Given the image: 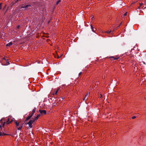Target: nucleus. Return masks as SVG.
I'll use <instances>...</instances> for the list:
<instances>
[{
    "label": "nucleus",
    "mask_w": 146,
    "mask_h": 146,
    "mask_svg": "<svg viewBox=\"0 0 146 146\" xmlns=\"http://www.w3.org/2000/svg\"><path fill=\"white\" fill-rule=\"evenodd\" d=\"M16 127L19 130H21L23 127V125L21 121L15 120L14 121Z\"/></svg>",
    "instance_id": "1"
},
{
    "label": "nucleus",
    "mask_w": 146,
    "mask_h": 146,
    "mask_svg": "<svg viewBox=\"0 0 146 146\" xmlns=\"http://www.w3.org/2000/svg\"><path fill=\"white\" fill-rule=\"evenodd\" d=\"M5 123L2 124V125H0V136H3L4 135H7L6 134L4 133V126Z\"/></svg>",
    "instance_id": "2"
},
{
    "label": "nucleus",
    "mask_w": 146,
    "mask_h": 146,
    "mask_svg": "<svg viewBox=\"0 0 146 146\" xmlns=\"http://www.w3.org/2000/svg\"><path fill=\"white\" fill-rule=\"evenodd\" d=\"M35 121L33 119L30 120L28 123H25V124L27 125L28 124L29 125V128H31L32 127V124Z\"/></svg>",
    "instance_id": "3"
},
{
    "label": "nucleus",
    "mask_w": 146,
    "mask_h": 146,
    "mask_svg": "<svg viewBox=\"0 0 146 146\" xmlns=\"http://www.w3.org/2000/svg\"><path fill=\"white\" fill-rule=\"evenodd\" d=\"M39 111L40 112L41 114H45L46 113V111L45 110H39Z\"/></svg>",
    "instance_id": "4"
},
{
    "label": "nucleus",
    "mask_w": 146,
    "mask_h": 146,
    "mask_svg": "<svg viewBox=\"0 0 146 146\" xmlns=\"http://www.w3.org/2000/svg\"><path fill=\"white\" fill-rule=\"evenodd\" d=\"M31 7V5H25V6L22 5L21 7V8H22L26 9V8H27L28 7Z\"/></svg>",
    "instance_id": "5"
},
{
    "label": "nucleus",
    "mask_w": 146,
    "mask_h": 146,
    "mask_svg": "<svg viewBox=\"0 0 146 146\" xmlns=\"http://www.w3.org/2000/svg\"><path fill=\"white\" fill-rule=\"evenodd\" d=\"M33 115V114H29V116L25 120V121L30 119L31 118V117H32Z\"/></svg>",
    "instance_id": "6"
},
{
    "label": "nucleus",
    "mask_w": 146,
    "mask_h": 146,
    "mask_svg": "<svg viewBox=\"0 0 146 146\" xmlns=\"http://www.w3.org/2000/svg\"><path fill=\"white\" fill-rule=\"evenodd\" d=\"M88 93L86 94L85 96V97L83 99V100L84 101H86L87 99V98H86V97L88 96V97L89 96V95H88Z\"/></svg>",
    "instance_id": "7"
},
{
    "label": "nucleus",
    "mask_w": 146,
    "mask_h": 146,
    "mask_svg": "<svg viewBox=\"0 0 146 146\" xmlns=\"http://www.w3.org/2000/svg\"><path fill=\"white\" fill-rule=\"evenodd\" d=\"M40 114L37 115V116L36 117H35L33 119L35 121L39 117V116H40Z\"/></svg>",
    "instance_id": "8"
},
{
    "label": "nucleus",
    "mask_w": 146,
    "mask_h": 146,
    "mask_svg": "<svg viewBox=\"0 0 146 146\" xmlns=\"http://www.w3.org/2000/svg\"><path fill=\"white\" fill-rule=\"evenodd\" d=\"M58 90H59L58 89L56 90L55 91H54V92L52 94L53 95H54L57 94Z\"/></svg>",
    "instance_id": "9"
},
{
    "label": "nucleus",
    "mask_w": 146,
    "mask_h": 146,
    "mask_svg": "<svg viewBox=\"0 0 146 146\" xmlns=\"http://www.w3.org/2000/svg\"><path fill=\"white\" fill-rule=\"evenodd\" d=\"M90 26H91V29H92V31L93 32H94V33H96V32H95V31L94 30V28L93 27V26H92V25H90Z\"/></svg>",
    "instance_id": "10"
},
{
    "label": "nucleus",
    "mask_w": 146,
    "mask_h": 146,
    "mask_svg": "<svg viewBox=\"0 0 146 146\" xmlns=\"http://www.w3.org/2000/svg\"><path fill=\"white\" fill-rule=\"evenodd\" d=\"M12 43L11 42H9V43H8V44H6V46H11V45H12Z\"/></svg>",
    "instance_id": "11"
},
{
    "label": "nucleus",
    "mask_w": 146,
    "mask_h": 146,
    "mask_svg": "<svg viewBox=\"0 0 146 146\" xmlns=\"http://www.w3.org/2000/svg\"><path fill=\"white\" fill-rule=\"evenodd\" d=\"M12 121V120L11 121H10L9 119H8L7 120L6 122V123L7 124H9L10 123H11Z\"/></svg>",
    "instance_id": "12"
},
{
    "label": "nucleus",
    "mask_w": 146,
    "mask_h": 146,
    "mask_svg": "<svg viewBox=\"0 0 146 146\" xmlns=\"http://www.w3.org/2000/svg\"><path fill=\"white\" fill-rule=\"evenodd\" d=\"M109 58H113V59L114 60H117V59L119 58L118 57H114L113 56L110 57Z\"/></svg>",
    "instance_id": "13"
},
{
    "label": "nucleus",
    "mask_w": 146,
    "mask_h": 146,
    "mask_svg": "<svg viewBox=\"0 0 146 146\" xmlns=\"http://www.w3.org/2000/svg\"><path fill=\"white\" fill-rule=\"evenodd\" d=\"M36 110V109L35 108L33 110H32L33 113L32 114H33L34 113H35V112Z\"/></svg>",
    "instance_id": "14"
},
{
    "label": "nucleus",
    "mask_w": 146,
    "mask_h": 146,
    "mask_svg": "<svg viewBox=\"0 0 146 146\" xmlns=\"http://www.w3.org/2000/svg\"><path fill=\"white\" fill-rule=\"evenodd\" d=\"M60 0H59L58 1H57L56 3V5H57L58 4V3L60 2Z\"/></svg>",
    "instance_id": "15"
},
{
    "label": "nucleus",
    "mask_w": 146,
    "mask_h": 146,
    "mask_svg": "<svg viewBox=\"0 0 146 146\" xmlns=\"http://www.w3.org/2000/svg\"><path fill=\"white\" fill-rule=\"evenodd\" d=\"M2 3H0V10L2 8Z\"/></svg>",
    "instance_id": "16"
},
{
    "label": "nucleus",
    "mask_w": 146,
    "mask_h": 146,
    "mask_svg": "<svg viewBox=\"0 0 146 146\" xmlns=\"http://www.w3.org/2000/svg\"><path fill=\"white\" fill-rule=\"evenodd\" d=\"M111 31H107L106 32V33H111Z\"/></svg>",
    "instance_id": "17"
},
{
    "label": "nucleus",
    "mask_w": 146,
    "mask_h": 146,
    "mask_svg": "<svg viewBox=\"0 0 146 146\" xmlns=\"http://www.w3.org/2000/svg\"><path fill=\"white\" fill-rule=\"evenodd\" d=\"M140 7L142 5H143V3H140Z\"/></svg>",
    "instance_id": "18"
},
{
    "label": "nucleus",
    "mask_w": 146,
    "mask_h": 146,
    "mask_svg": "<svg viewBox=\"0 0 146 146\" xmlns=\"http://www.w3.org/2000/svg\"><path fill=\"white\" fill-rule=\"evenodd\" d=\"M9 62L8 61L7 62V64H6V65H9Z\"/></svg>",
    "instance_id": "19"
},
{
    "label": "nucleus",
    "mask_w": 146,
    "mask_h": 146,
    "mask_svg": "<svg viewBox=\"0 0 146 146\" xmlns=\"http://www.w3.org/2000/svg\"><path fill=\"white\" fill-rule=\"evenodd\" d=\"M136 118V117L135 116H134L132 117V118L133 119H135Z\"/></svg>",
    "instance_id": "20"
},
{
    "label": "nucleus",
    "mask_w": 146,
    "mask_h": 146,
    "mask_svg": "<svg viewBox=\"0 0 146 146\" xmlns=\"http://www.w3.org/2000/svg\"><path fill=\"white\" fill-rule=\"evenodd\" d=\"M81 74H82V72H80L79 73V76H80V75Z\"/></svg>",
    "instance_id": "21"
},
{
    "label": "nucleus",
    "mask_w": 146,
    "mask_h": 146,
    "mask_svg": "<svg viewBox=\"0 0 146 146\" xmlns=\"http://www.w3.org/2000/svg\"><path fill=\"white\" fill-rule=\"evenodd\" d=\"M124 16H126V15H127V13H124Z\"/></svg>",
    "instance_id": "22"
},
{
    "label": "nucleus",
    "mask_w": 146,
    "mask_h": 146,
    "mask_svg": "<svg viewBox=\"0 0 146 146\" xmlns=\"http://www.w3.org/2000/svg\"><path fill=\"white\" fill-rule=\"evenodd\" d=\"M102 94H100V97L102 98Z\"/></svg>",
    "instance_id": "23"
},
{
    "label": "nucleus",
    "mask_w": 146,
    "mask_h": 146,
    "mask_svg": "<svg viewBox=\"0 0 146 146\" xmlns=\"http://www.w3.org/2000/svg\"><path fill=\"white\" fill-rule=\"evenodd\" d=\"M135 2H133L132 3V4H134L135 3Z\"/></svg>",
    "instance_id": "24"
},
{
    "label": "nucleus",
    "mask_w": 146,
    "mask_h": 146,
    "mask_svg": "<svg viewBox=\"0 0 146 146\" xmlns=\"http://www.w3.org/2000/svg\"><path fill=\"white\" fill-rule=\"evenodd\" d=\"M19 26H18V27H17V28H19Z\"/></svg>",
    "instance_id": "25"
},
{
    "label": "nucleus",
    "mask_w": 146,
    "mask_h": 146,
    "mask_svg": "<svg viewBox=\"0 0 146 146\" xmlns=\"http://www.w3.org/2000/svg\"><path fill=\"white\" fill-rule=\"evenodd\" d=\"M93 17H93H93H92L91 19H92L93 18Z\"/></svg>",
    "instance_id": "26"
},
{
    "label": "nucleus",
    "mask_w": 146,
    "mask_h": 146,
    "mask_svg": "<svg viewBox=\"0 0 146 146\" xmlns=\"http://www.w3.org/2000/svg\"><path fill=\"white\" fill-rule=\"evenodd\" d=\"M3 59H5V60H6V59H5V58H3Z\"/></svg>",
    "instance_id": "27"
},
{
    "label": "nucleus",
    "mask_w": 146,
    "mask_h": 146,
    "mask_svg": "<svg viewBox=\"0 0 146 146\" xmlns=\"http://www.w3.org/2000/svg\"><path fill=\"white\" fill-rule=\"evenodd\" d=\"M138 8H139V9H140V7H139Z\"/></svg>",
    "instance_id": "28"
},
{
    "label": "nucleus",
    "mask_w": 146,
    "mask_h": 146,
    "mask_svg": "<svg viewBox=\"0 0 146 146\" xmlns=\"http://www.w3.org/2000/svg\"><path fill=\"white\" fill-rule=\"evenodd\" d=\"M59 58V57L58 56L57 58Z\"/></svg>",
    "instance_id": "29"
}]
</instances>
